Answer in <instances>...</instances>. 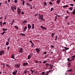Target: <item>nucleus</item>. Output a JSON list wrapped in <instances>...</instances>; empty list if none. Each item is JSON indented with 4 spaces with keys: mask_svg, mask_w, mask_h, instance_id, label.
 Segmentation results:
<instances>
[{
    "mask_svg": "<svg viewBox=\"0 0 75 75\" xmlns=\"http://www.w3.org/2000/svg\"><path fill=\"white\" fill-rule=\"evenodd\" d=\"M15 66H16L17 68H19L20 65H18V64H15Z\"/></svg>",
    "mask_w": 75,
    "mask_h": 75,
    "instance_id": "obj_8",
    "label": "nucleus"
},
{
    "mask_svg": "<svg viewBox=\"0 0 75 75\" xmlns=\"http://www.w3.org/2000/svg\"><path fill=\"white\" fill-rule=\"evenodd\" d=\"M45 65L46 67H47L48 66H49V65H50V64H49L47 63L46 64H45Z\"/></svg>",
    "mask_w": 75,
    "mask_h": 75,
    "instance_id": "obj_35",
    "label": "nucleus"
},
{
    "mask_svg": "<svg viewBox=\"0 0 75 75\" xmlns=\"http://www.w3.org/2000/svg\"><path fill=\"white\" fill-rule=\"evenodd\" d=\"M40 28L42 29V30H47V28H44L42 26H41Z\"/></svg>",
    "mask_w": 75,
    "mask_h": 75,
    "instance_id": "obj_12",
    "label": "nucleus"
},
{
    "mask_svg": "<svg viewBox=\"0 0 75 75\" xmlns=\"http://www.w3.org/2000/svg\"><path fill=\"white\" fill-rule=\"evenodd\" d=\"M17 13L18 14L19 16H20V15H21V9H20L19 10H17Z\"/></svg>",
    "mask_w": 75,
    "mask_h": 75,
    "instance_id": "obj_5",
    "label": "nucleus"
},
{
    "mask_svg": "<svg viewBox=\"0 0 75 75\" xmlns=\"http://www.w3.org/2000/svg\"><path fill=\"white\" fill-rule=\"evenodd\" d=\"M5 52H4V51L3 50H2L0 51V56H1V55H2L3 54H4Z\"/></svg>",
    "mask_w": 75,
    "mask_h": 75,
    "instance_id": "obj_2",
    "label": "nucleus"
},
{
    "mask_svg": "<svg viewBox=\"0 0 75 75\" xmlns=\"http://www.w3.org/2000/svg\"><path fill=\"white\" fill-rule=\"evenodd\" d=\"M27 28V27L26 26H25V27L24 28V30L23 31V32H25V31H26V30Z\"/></svg>",
    "mask_w": 75,
    "mask_h": 75,
    "instance_id": "obj_14",
    "label": "nucleus"
},
{
    "mask_svg": "<svg viewBox=\"0 0 75 75\" xmlns=\"http://www.w3.org/2000/svg\"><path fill=\"white\" fill-rule=\"evenodd\" d=\"M23 49L21 48L19 50V52H23Z\"/></svg>",
    "mask_w": 75,
    "mask_h": 75,
    "instance_id": "obj_10",
    "label": "nucleus"
},
{
    "mask_svg": "<svg viewBox=\"0 0 75 75\" xmlns=\"http://www.w3.org/2000/svg\"><path fill=\"white\" fill-rule=\"evenodd\" d=\"M35 62L36 64L38 63V60H35Z\"/></svg>",
    "mask_w": 75,
    "mask_h": 75,
    "instance_id": "obj_23",
    "label": "nucleus"
},
{
    "mask_svg": "<svg viewBox=\"0 0 75 75\" xmlns=\"http://www.w3.org/2000/svg\"><path fill=\"white\" fill-rule=\"evenodd\" d=\"M20 35H22L23 36H25V35L24 34H23L22 33H21Z\"/></svg>",
    "mask_w": 75,
    "mask_h": 75,
    "instance_id": "obj_32",
    "label": "nucleus"
},
{
    "mask_svg": "<svg viewBox=\"0 0 75 75\" xmlns=\"http://www.w3.org/2000/svg\"><path fill=\"white\" fill-rule=\"evenodd\" d=\"M70 6H74V5L73 4H70Z\"/></svg>",
    "mask_w": 75,
    "mask_h": 75,
    "instance_id": "obj_51",
    "label": "nucleus"
},
{
    "mask_svg": "<svg viewBox=\"0 0 75 75\" xmlns=\"http://www.w3.org/2000/svg\"><path fill=\"white\" fill-rule=\"evenodd\" d=\"M44 7H45V6H47V2H44Z\"/></svg>",
    "mask_w": 75,
    "mask_h": 75,
    "instance_id": "obj_19",
    "label": "nucleus"
},
{
    "mask_svg": "<svg viewBox=\"0 0 75 75\" xmlns=\"http://www.w3.org/2000/svg\"><path fill=\"white\" fill-rule=\"evenodd\" d=\"M4 24H6V22H5L4 23H3V25H4Z\"/></svg>",
    "mask_w": 75,
    "mask_h": 75,
    "instance_id": "obj_53",
    "label": "nucleus"
},
{
    "mask_svg": "<svg viewBox=\"0 0 75 75\" xmlns=\"http://www.w3.org/2000/svg\"><path fill=\"white\" fill-rule=\"evenodd\" d=\"M46 62H47V61H45L43 62V64H45V63H46Z\"/></svg>",
    "mask_w": 75,
    "mask_h": 75,
    "instance_id": "obj_40",
    "label": "nucleus"
},
{
    "mask_svg": "<svg viewBox=\"0 0 75 75\" xmlns=\"http://www.w3.org/2000/svg\"><path fill=\"white\" fill-rule=\"evenodd\" d=\"M38 14H39L38 13L35 14V16H38Z\"/></svg>",
    "mask_w": 75,
    "mask_h": 75,
    "instance_id": "obj_34",
    "label": "nucleus"
},
{
    "mask_svg": "<svg viewBox=\"0 0 75 75\" xmlns=\"http://www.w3.org/2000/svg\"><path fill=\"white\" fill-rule=\"evenodd\" d=\"M14 27L15 28H16V29H17V30H18V27H17V26L15 25L14 26Z\"/></svg>",
    "mask_w": 75,
    "mask_h": 75,
    "instance_id": "obj_38",
    "label": "nucleus"
},
{
    "mask_svg": "<svg viewBox=\"0 0 75 75\" xmlns=\"http://www.w3.org/2000/svg\"><path fill=\"white\" fill-rule=\"evenodd\" d=\"M27 23V21H23V24H24L25 23Z\"/></svg>",
    "mask_w": 75,
    "mask_h": 75,
    "instance_id": "obj_26",
    "label": "nucleus"
},
{
    "mask_svg": "<svg viewBox=\"0 0 75 75\" xmlns=\"http://www.w3.org/2000/svg\"><path fill=\"white\" fill-rule=\"evenodd\" d=\"M55 19H54V21H57V16H55Z\"/></svg>",
    "mask_w": 75,
    "mask_h": 75,
    "instance_id": "obj_28",
    "label": "nucleus"
},
{
    "mask_svg": "<svg viewBox=\"0 0 75 75\" xmlns=\"http://www.w3.org/2000/svg\"><path fill=\"white\" fill-rule=\"evenodd\" d=\"M5 68V65H3V68L4 69Z\"/></svg>",
    "mask_w": 75,
    "mask_h": 75,
    "instance_id": "obj_59",
    "label": "nucleus"
},
{
    "mask_svg": "<svg viewBox=\"0 0 75 75\" xmlns=\"http://www.w3.org/2000/svg\"><path fill=\"white\" fill-rule=\"evenodd\" d=\"M69 17V16H66L65 17V18H66V19H67Z\"/></svg>",
    "mask_w": 75,
    "mask_h": 75,
    "instance_id": "obj_49",
    "label": "nucleus"
},
{
    "mask_svg": "<svg viewBox=\"0 0 75 75\" xmlns=\"http://www.w3.org/2000/svg\"><path fill=\"white\" fill-rule=\"evenodd\" d=\"M51 47H52V48H54V45H52L51 46Z\"/></svg>",
    "mask_w": 75,
    "mask_h": 75,
    "instance_id": "obj_60",
    "label": "nucleus"
},
{
    "mask_svg": "<svg viewBox=\"0 0 75 75\" xmlns=\"http://www.w3.org/2000/svg\"><path fill=\"white\" fill-rule=\"evenodd\" d=\"M69 8L71 11H72V9H73V7H70Z\"/></svg>",
    "mask_w": 75,
    "mask_h": 75,
    "instance_id": "obj_25",
    "label": "nucleus"
},
{
    "mask_svg": "<svg viewBox=\"0 0 75 75\" xmlns=\"http://www.w3.org/2000/svg\"><path fill=\"white\" fill-rule=\"evenodd\" d=\"M72 13L73 15H75V9H74L72 12Z\"/></svg>",
    "mask_w": 75,
    "mask_h": 75,
    "instance_id": "obj_16",
    "label": "nucleus"
},
{
    "mask_svg": "<svg viewBox=\"0 0 75 75\" xmlns=\"http://www.w3.org/2000/svg\"><path fill=\"white\" fill-rule=\"evenodd\" d=\"M43 17H44V15H41V16L39 17V19L42 21H44V19H43Z\"/></svg>",
    "mask_w": 75,
    "mask_h": 75,
    "instance_id": "obj_4",
    "label": "nucleus"
},
{
    "mask_svg": "<svg viewBox=\"0 0 75 75\" xmlns=\"http://www.w3.org/2000/svg\"><path fill=\"white\" fill-rule=\"evenodd\" d=\"M53 10L54 8H51L50 11H52V10Z\"/></svg>",
    "mask_w": 75,
    "mask_h": 75,
    "instance_id": "obj_42",
    "label": "nucleus"
},
{
    "mask_svg": "<svg viewBox=\"0 0 75 75\" xmlns=\"http://www.w3.org/2000/svg\"><path fill=\"white\" fill-rule=\"evenodd\" d=\"M71 60H70V61H73V60H74V59H75L73 58V59H71Z\"/></svg>",
    "mask_w": 75,
    "mask_h": 75,
    "instance_id": "obj_54",
    "label": "nucleus"
},
{
    "mask_svg": "<svg viewBox=\"0 0 75 75\" xmlns=\"http://www.w3.org/2000/svg\"><path fill=\"white\" fill-rule=\"evenodd\" d=\"M14 3H17V0H15L14 1Z\"/></svg>",
    "mask_w": 75,
    "mask_h": 75,
    "instance_id": "obj_44",
    "label": "nucleus"
},
{
    "mask_svg": "<svg viewBox=\"0 0 75 75\" xmlns=\"http://www.w3.org/2000/svg\"><path fill=\"white\" fill-rule=\"evenodd\" d=\"M14 57H15V55L14 54H12L11 56V57L12 58H13V59H15V60H16V59H15L14 58Z\"/></svg>",
    "mask_w": 75,
    "mask_h": 75,
    "instance_id": "obj_7",
    "label": "nucleus"
},
{
    "mask_svg": "<svg viewBox=\"0 0 75 75\" xmlns=\"http://www.w3.org/2000/svg\"><path fill=\"white\" fill-rule=\"evenodd\" d=\"M28 31H29L31 28V25L29 23L28 24Z\"/></svg>",
    "mask_w": 75,
    "mask_h": 75,
    "instance_id": "obj_3",
    "label": "nucleus"
},
{
    "mask_svg": "<svg viewBox=\"0 0 75 75\" xmlns=\"http://www.w3.org/2000/svg\"><path fill=\"white\" fill-rule=\"evenodd\" d=\"M72 71V70L71 69H70L67 70V72H71Z\"/></svg>",
    "mask_w": 75,
    "mask_h": 75,
    "instance_id": "obj_21",
    "label": "nucleus"
},
{
    "mask_svg": "<svg viewBox=\"0 0 75 75\" xmlns=\"http://www.w3.org/2000/svg\"><path fill=\"white\" fill-rule=\"evenodd\" d=\"M54 67V66L52 65V66L50 67V68H51V69H52V67L53 68Z\"/></svg>",
    "mask_w": 75,
    "mask_h": 75,
    "instance_id": "obj_46",
    "label": "nucleus"
},
{
    "mask_svg": "<svg viewBox=\"0 0 75 75\" xmlns=\"http://www.w3.org/2000/svg\"><path fill=\"white\" fill-rule=\"evenodd\" d=\"M55 37V40H57V35H56Z\"/></svg>",
    "mask_w": 75,
    "mask_h": 75,
    "instance_id": "obj_43",
    "label": "nucleus"
},
{
    "mask_svg": "<svg viewBox=\"0 0 75 75\" xmlns=\"http://www.w3.org/2000/svg\"><path fill=\"white\" fill-rule=\"evenodd\" d=\"M9 49H10V47H7V50L8 51V50H9Z\"/></svg>",
    "mask_w": 75,
    "mask_h": 75,
    "instance_id": "obj_56",
    "label": "nucleus"
},
{
    "mask_svg": "<svg viewBox=\"0 0 75 75\" xmlns=\"http://www.w3.org/2000/svg\"><path fill=\"white\" fill-rule=\"evenodd\" d=\"M44 54L45 55V54H47V52H44Z\"/></svg>",
    "mask_w": 75,
    "mask_h": 75,
    "instance_id": "obj_63",
    "label": "nucleus"
},
{
    "mask_svg": "<svg viewBox=\"0 0 75 75\" xmlns=\"http://www.w3.org/2000/svg\"><path fill=\"white\" fill-rule=\"evenodd\" d=\"M35 50L36 51V52L37 53H39V52H40V49L38 48H36L35 49Z\"/></svg>",
    "mask_w": 75,
    "mask_h": 75,
    "instance_id": "obj_9",
    "label": "nucleus"
},
{
    "mask_svg": "<svg viewBox=\"0 0 75 75\" xmlns=\"http://www.w3.org/2000/svg\"><path fill=\"white\" fill-rule=\"evenodd\" d=\"M72 58H75V55L71 57Z\"/></svg>",
    "mask_w": 75,
    "mask_h": 75,
    "instance_id": "obj_55",
    "label": "nucleus"
},
{
    "mask_svg": "<svg viewBox=\"0 0 75 75\" xmlns=\"http://www.w3.org/2000/svg\"><path fill=\"white\" fill-rule=\"evenodd\" d=\"M3 31H7V29H5L4 28H3Z\"/></svg>",
    "mask_w": 75,
    "mask_h": 75,
    "instance_id": "obj_20",
    "label": "nucleus"
},
{
    "mask_svg": "<svg viewBox=\"0 0 75 75\" xmlns=\"http://www.w3.org/2000/svg\"><path fill=\"white\" fill-rule=\"evenodd\" d=\"M15 21L14 19H13V21L12 22V23H13Z\"/></svg>",
    "mask_w": 75,
    "mask_h": 75,
    "instance_id": "obj_58",
    "label": "nucleus"
},
{
    "mask_svg": "<svg viewBox=\"0 0 75 75\" xmlns=\"http://www.w3.org/2000/svg\"><path fill=\"white\" fill-rule=\"evenodd\" d=\"M27 71L25 70L24 71V74H27Z\"/></svg>",
    "mask_w": 75,
    "mask_h": 75,
    "instance_id": "obj_33",
    "label": "nucleus"
},
{
    "mask_svg": "<svg viewBox=\"0 0 75 75\" xmlns=\"http://www.w3.org/2000/svg\"><path fill=\"white\" fill-rule=\"evenodd\" d=\"M7 0L8 3H10V0Z\"/></svg>",
    "mask_w": 75,
    "mask_h": 75,
    "instance_id": "obj_64",
    "label": "nucleus"
},
{
    "mask_svg": "<svg viewBox=\"0 0 75 75\" xmlns=\"http://www.w3.org/2000/svg\"><path fill=\"white\" fill-rule=\"evenodd\" d=\"M67 61H69V62L72 61V60H70V59H69V58H68Z\"/></svg>",
    "mask_w": 75,
    "mask_h": 75,
    "instance_id": "obj_30",
    "label": "nucleus"
},
{
    "mask_svg": "<svg viewBox=\"0 0 75 75\" xmlns=\"http://www.w3.org/2000/svg\"><path fill=\"white\" fill-rule=\"evenodd\" d=\"M51 71H52V70H49V71H48V72H49V73H50V72H51Z\"/></svg>",
    "mask_w": 75,
    "mask_h": 75,
    "instance_id": "obj_61",
    "label": "nucleus"
},
{
    "mask_svg": "<svg viewBox=\"0 0 75 75\" xmlns=\"http://www.w3.org/2000/svg\"><path fill=\"white\" fill-rule=\"evenodd\" d=\"M64 48L66 50L65 52H66V51H67V50H69V48H67L66 47H64Z\"/></svg>",
    "mask_w": 75,
    "mask_h": 75,
    "instance_id": "obj_17",
    "label": "nucleus"
},
{
    "mask_svg": "<svg viewBox=\"0 0 75 75\" xmlns=\"http://www.w3.org/2000/svg\"><path fill=\"white\" fill-rule=\"evenodd\" d=\"M21 14L22 15H23V14H24V12L23 11H22L21 12Z\"/></svg>",
    "mask_w": 75,
    "mask_h": 75,
    "instance_id": "obj_47",
    "label": "nucleus"
},
{
    "mask_svg": "<svg viewBox=\"0 0 75 75\" xmlns=\"http://www.w3.org/2000/svg\"><path fill=\"white\" fill-rule=\"evenodd\" d=\"M26 4V5H27V6H29L30 4L29 3H27Z\"/></svg>",
    "mask_w": 75,
    "mask_h": 75,
    "instance_id": "obj_45",
    "label": "nucleus"
},
{
    "mask_svg": "<svg viewBox=\"0 0 75 75\" xmlns=\"http://www.w3.org/2000/svg\"><path fill=\"white\" fill-rule=\"evenodd\" d=\"M32 29L34 30V23H32Z\"/></svg>",
    "mask_w": 75,
    "mask_h": 75,
    "instance_id": "obj_15",
    "label": "nucleus"
},
{
    "mask_svg": "<svg viewBox=\"0 0 75 75\" xmlns=\"http://www.w3.org/2000/svg\"><path fill=\"white\" fill-rule=\"evenodd\" d=\"M55 15H56V16H58V17H61V16H60V15H58V14H57L56 13L55 14Z\"/></svg>",
    "mask_w": 75,
    "mask_h": 75,
    "instance_id": "obj_41",
    "label": "nucleus"
},
{
    "mask_svg": "<svg viewBox=\"0 0 75 75\" xmlns=\"http://www.w3.org/2000/svg\"><path fill=\"white\" fill-rule=\"evenodd\" d=\"M5 33V31H4L3 33H2L1 34V35H2V34H3V35H4V34Z\"/></svg>",
    "mask_w": 75,
    "mask_h": 75,
    "instance_id": "obj_48",
    "label": "nucleus"
},
{
    "mask_svg": "<svg viewBox=\"0 0 75 75\" xmlns=\"http://www.w3.org/2000/svg\"><path fill=\"white\" fill-rule=\"evenodd\" d=\"M22 3H23V5L24 6V4L25 3V1H23Z\"/></svg>",
    "mask_w": 75,
    "mask_h": 75,
    "instance_id": "obj_36",
    "label": "nucleus"
},
{
    "mask_svg": "<svg viewBox=\"0 0 75 75\" xmlns=\"http://www.w3.org/2000/svg\"><path fill=\"white\" fill-rule=\"evenodd\" d=\"M17 70H16L15 71H14L12 73V74L13 75H16L17 74Z\"/></svg>",
    "mask_w": 75,
    "mask_h": 75,
    "instance_id": "obj_6",
    "label": "nucleus"
},
{
    "mask_svg": "<svg viewBox=\"0 0 75 75\" xmlns=\"http://www.w3.org/2000/svg\"><path fill=\"white\" fill-rule=\"evenodd\" d=\"M28 63H24L23 64V65L24 66V67H25V66H26V65H28Z\"/></svg>",
    "mask_w": 75,
    "mask_h": 75,
    "instance_id": "obj_13",
    "label": "nucleus"
},
{
    "mask_svg": "<svg viewBox=\"0 0 75 75\" xmlns=\"http://www.w3.org/2000/svg\"><path fill=\"white\" fill-rule=\"evenodd\" d=\"M30 71H31V72L32 74H33V70H31Z\"/></svg>",
    "mask_w": 75,
    "mask_h": 75,
    "instance_id": "obj_50",
    "label": "nucleus"
},
{
    "mask_svg": "<svg viewBox=\"0 0 75 75\" xmlns=\"http://www.w3.org/2000/svg\"><path fill=\"white\" fill-rule=\"evenodd\" d=\"M67 13H68L69 14H70V13H69V12H68V11H67Z\"/></svg>",
    "mask_w": 75,
    "mask_h": 75,
    "instance_id": "obj_57",
    "label": "nucleus"
},
{
    "mask_svg": "<svg viewBox=\"0 0 75 75\" xmlns=\"http://www.w3.org/2000/svg\"><path fill=\"white\" fill-rule=\"evenodd\" d=\"M11 8L12 10L13 11H15V10H16V9H17V7L16 6H15V5L13 6H12L11 7Z\"/></svg>",
    "mask_w": 75,
    "mask_h": 75,
    "instance_id": "obj_1",
    "label": "nucleus"
},
{
    "mask_svg": "<svg viewBox=\"0 0 75 75\" xmlns=\"http://www.w3.org/2000/svg\"><path fill=\"white\" fill-rule=\"evenodd\" d=\"M8 44H9V42H7L6 44V45H8Z\"/></svg>",
    "mask_w": 75,
    "mask_h": 75,
    "instance_id": "obj_37",
    "label": "nucleus"
},
{
    "mask_svg": "<svg viewBox=\"0 0 75 75\" xmlns=\"http://www.w3.org/2000/svg\"><path fill=\"white\" fill-rule=\"evenodd\" d=\"M49 3L50 5H52L53 4L51 2H49Z\"/></svg>",
    "mask_w": 75,
    "mask_h": 75,
    "instance_id": "obj_31",
    "label": "nucleus"
},
{
    "mask_svg": "<svg viewBox=\"0 0 75 75\" xmlns=\"http://www.w3.org/2000/svg\"><path fill=\"white\" fill-rule=\"evenodd\" d=\"M30 58H31V55H29L28 56V59H30Z\"/></svg>",
    "mask_w": 75,
    "mask_h": 75,
    "instance_id": "obj_11",
    "label": "nucleus"
},
{
    "mask_svg": "<svg viewBox=\"0 0 75 75\" xmlns=\"http://www.w3.org/2000/svg\"><path fill=\"white\" fill-rule=\"evenodd\" d=\"M68 7V5H67L64 6H63V8H66V7Z\"/></svg>",
    "mask_w": 75,
    "mask_h": 75,
    "instance_id": "obj_22",
    "label": "nucleus"
},
{
    "mask_svg": "<svg viewBox=\"0 0 75 75\" xmlns=\"http://www.w3.org/2000/svg\"><path fill=\"white\" fill-rule=\"evenodd\" d=\"M71 65V63H68V67H70Z\"/></svg>",
    "mask_w": 75,
    "mask_h": 75,
    "instance_id": "obj_24",
    "label": "nucleus"
},
{
    "mask_svg": "<svg viewBox=\"0 0 75 75\" xmlns=\"http://www.w3.org/2000/svg\"><path fill=\"white\" fill-rule=\"evenodd\" d=\"M45 72H42V73L41 74H42V75H45Z\"/></svg>",
    "mask_w": 75,
    "mask_h": 75,
    "instance_id": "obj_39",
    "label": "nucleus"
},
{
    "mask_svg": "<svg viewBox=\"0 0 75 75\" xmlns=\"http://www.w3.org/2000/svg\"><path fill=\"white\" fill-rule=\"evenodd\" d=\"M60 1H61L59 0H58L56 2L57 3V4H59V3H60Z\"/></svg>",
    "mask_w": 75,
    "mask_h": 75,
    "instance_id": "obj_18",
    "label": "nucleus"
},
{
    "mask_svg": "<svg viewBox=\"0 0 75 75\" xmlns=\"http://www.w3.org/2000/svg\"><path fill=\"white\" fill-rule=\"evenodd\" d=\"M5 5H6V4H7V1H5Z\"/></svg>",
    "mask_w": 75,
    "mask_h": 75,
    "instance_id": "obj_52",
    "label": "nucleus"
},
{
    "mask_svg": "<svg viewBox=\"0 0 75 75\" xmlns=\"http://www.w3.org/2000/svg\"><path fill=\"white\" fill-rule=\"evenodd\" d=\"M17 8V10H21V9H20V8Z\"/></svg>",
    "mask_w": 75,
    "mask_h": 75,
    "instance_id": "obj_62",
    "label": "nucleus"
},
{
    "mask_svg": "<svg viewBox=\"0 0 75 75\" xmlns=\"http://www.w3.org/2000/svg\"><path fill=\"white\" fill-rule=\"evenodd\" d=\"M55 34V33H52L51 34V36L52 37H54V35Z\"/></svg>",
    "mask_w": 75,
    "mask_h": 75,
    "instance_id": "obj_29",
    "label": "nucleus"
},
{
    "mask_svg": "<svg viewBox=\"0 0 75 75\" xmlns=\"http://www.w3.org/2000/svg\"><path fill=\"white\" fill-rule=\"evenodd\" d=\"M29 42H31V44H32V45H34V43H33V42H32V41H31V40H30L29 41Z\"/></svg>",
    "mask_w": 75,
    "mask_h": 75,
    "instance_id": "obj_27",
    "label": "nucleus"
}]
</instances>
